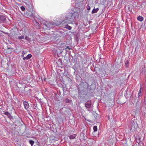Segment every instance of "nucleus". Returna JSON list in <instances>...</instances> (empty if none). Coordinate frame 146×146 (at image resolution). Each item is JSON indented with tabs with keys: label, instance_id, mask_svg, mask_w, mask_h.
Returning a JSON list of instances; mask_svg holds the SVG:
<instances>
[{
	"label": "nucleus",
	"instance_id": "obj_1",
	"mask_svg": "<svg viewBox=\"0 0 146 146\" xmlns=\"http://www.w3.org/2000/svg\"><path fill=\"white\" fill-rule=\"evenodd\" d=\"M75 13H76V15H77L78 14V12H75L73 10H71L70 12L68 13L66 16V20H69V22H71L72 21V17L73 16V14H74Z\"/></svg>",
	"mask_w": 146,
	"mask_h": 146
},
{
	"label": "nucleus",
	"instance_id": "obj_2",
	"mask_svg": "<svg viewBox=\"0 0 146 146\" xmlns=\"http://www.w3.org/2000/svg\"><path fill=\"white\" fill-rule=\"evenodd\" d=\"M56 25V24L54 23H52L46 22L44 24V27L47 29H50V28H52Z\"/></svg>",
	"mask_w": 146,
	"mask_h": 146
},
{
	"label": "nucleus",
	"instance_id": "obj_3",
	"mask_svg": "<svg viewBox=\"0 0 146 146\" xmlns=\"http://www.w3.org/2000/svg\"><path fill=\"white\" fill-rule=\"evenodd\" d=\"M85 107L87 109H89L91 106L92 104L91 100H89L85 104Z\"/></svg>",
	"mask_w": 146,
	"mask_h": 146
},
{
	"label": "nucleus",
	"instance_id": "obj_4",
	"mask_svg": "<svg viewBox=\"0 0 146 146\" xmlns=\"http://www.w3.org/2000/svg\"><path fill=\"white\" fill-rule=\"evenodd\" d=\"M5 115H7L8 117L10 119H13V116L10 114L7 111L3 113Z\"/></svg>",
	"mask_w": 146,
	"mask_h": 146
},
{
	"label": "nucleus",
	"instance_id": "obj_5",
	"mask_svg": "<svg viewBox=\"0 0 146 146\" xmlns=\"http://www.w3.org/2000/svg\"><path fill=\"white\" fill-rule=\"evenodd\" d=\"M23 104L25 108L27 109L29 108V105L28 103L26 101H24L23 102Z\"/></svg>",
	"mask_w": 146,
	"mask_h": 146
},
{
	"label": "nucleus",
	"instance_id": "obj_6",
	"mask_svg": "<svg viewBox=\"0 0 146 146\" xmlns=\"http://www.w3.org/2000/svg\"><path fill=\"white\" fill-rule=\"evenodd\" d=\"M32 56V55L31 54H28L26 57H24L23 58V59L24 60H27L29 59L30 58H31V57Z\"/></svg>",
	"mask_w": 146,
	"mask_h": 146
},
{
	"label": "nucleus",
	"instance_id": "obj_7",
	"mask_svg": "<svg viewBox=\"0 0 146 146\" xmlns=\"http://www.w3.org/2000/svg\"><path fill=\"white\" fill-rule=\"evenodd\" d=\"M5 19L6 18L5 16L0 15V20L1 22H4Z\"/></svg>",
	"mask_w": 146,
	"mask_h": 146
},
{
	"label": "nucleus",
	"instance_id": "obj_8",
	"mask_svg": "<svg viewBox=\"0 0 146 146\" xmlns=\"http://www.w3.org/2000/svg\"><path fill=\"white\" fill-rule=\"evenodd\" d=\"M76 136V134H73L70 135L69 137V138L71 139H74Z\"/></svg>",
	"mask_w": 146,
	"mask_h": 146
},
{
	"label": "nucleus",
	"instance_id": "obj_9",
	"mask_svg": "<svg viewBox=\"0 0 146 146\" xmlns=\"http://www.w3.org/2000/svg\"><path fill=\"white\" fill-rule=\"evenodd\" d=\"M136 142L137 143H139L141 141V138H140L139 136H137V137H136Z\"/></svg>",
	"mask_w": 146,
	"mask_h": 146
},
{
	"label": "nucleus",
	"instance_id": "obj_10",
	"mask_svg": "<svg viewBox=\"0 0 146 146\" xmlns=\"http://www.w3.org/2000/svg\"><path fill=\"white\" fill-rule=\"evenodd\" d=\"M141 88H140V89L139 91L138 94V98H139L140 97H141L142 96L141 94Z\"/></svg>",
	"mask_w": 146,
	"mask_h": 146
},
{
	"label": "nucleus",
	"instance_id": "obj_11",
	"mask_svg": "<svg viewBox=\"0 0 146 146\" xmlns=\"http://www.w3.org/2000/svg\"><path fill=\"white\" fill-rule=\"evenodd\" d=\"M137 19L140 21H142L143 20V18L142 16H139L137 17Z\"/></svg>",
	"mask_w": 146,
	"mask_h": 146
},
{
	"label": "nucleus",
	"instance_id": "obj_12",
	"mask_svg": "<svg viewBox=\"0 0 146 146\" xmlns=\"http://www.w3.org/2000/svg\"><path fill=\"white\" fill-rule=\"evenodd\" d=\"M99 10V9L98 8H97L96 9H94L92 11V13L94 14V13H95L96 12H97Z\"/></svg>",
	"mask_w": 146,
	"mask_h": 146
},
{
	"label": "nucleus",
	"instance_id": "obj_13",
	"mask_svg": "<svg viewBox=\"0 0 146 146\" xmlns=\"http://www.w3.org/2000/svg\"><path fill=\"white\" fill-rule=\"evenodd\" d=\"M29 142L31 144V146H33L34 143V141L32 140H30Z\"/></svg>",
	"mask_w": 146,
	"mask_h": 146
},
{
	"label": "nucleus",
	"instance_id": "obj_14",
	"mask_svg": "<svg viewBox=\"0 0 146 146\" xmlns=\"http://www.w3.org/2000/svg\"><path fill=\"white\" fill-rule=\"evenodd\" d=\"M25 36L24 35L21 36H18V37L17 38V39H24V38Z\"/></svg>",
	"mask_w": 146,
	"mask_h": 146
},
{
	"label": "nucleus",
	"instance_id": "obj_15",
	"mask_svg": "<svg viewBox=\"0 0 146 146\" xmlns=\"http://www.w3.org/2000/svg\"><path fill=\"white\" fill-rule=\"evenodd\" d=\"M97 127L96 126H94L93 127V129L94 132H96L97 131Z\"/></svg>",
	"mask_w": 146,
	"mask_h": 146
},
{
	"label": "nucleus",
	"instance_id": "obj_16",
	"mask_svg": "<svg viewBox=\"0 0 146 146\" xmlns=\"http://www.w3.org/2000/svg\"><path fill=\"white\" fill-rule=\"evenodd\" d=\"M65 102L66 103H69L71 102V100L68 99H66L65 100Z\"/></svg>",
	"mask_w": 146,
	"mask_h": 146
},
{
	"label": "nucleus",
	"instance_id": "obj_17",
	"mask_svg": "<svg viewBox=\"0 0 146 146\" xmlns=\"http://www.w3.org/2000/svg\"><path fill=\"white\" fill-rule=\"evenodd\" d=\"M66 29H67L70 30H71L72 29V27L70 26H68V25H67V26H66Z\"/></svg>",
	"mask_w": 146,
	"mask_h": 146
},
{
	"label": "nucleus",
	"instance_id": "obj_18",
	"mask_svg": "<svg viewBox=\"0 0 146 146\" xmlns=\"http://www.w3.org/2000/svg\"><path fill=\"white\" fill-rule=\"evenodd\" d=\"M21 9L23 11H24L25 10V8L23 6H21Z\"/></svg>",
	"mask_w": 146,
	"mask_h": 146
},
{
	"label": "nucleus",
	"instance_id": "obj_19",
	"mask_svg": "<svg viewBox=\"0 0 146 146\" xmlns=\"http://www.w3.org/2000/svg\"><path fill=\"white\" fill-rule=\"evenodd\" d=\"M87 9L88 10H90V7L88 5H87Z\"/></svg>",
	"mask_w": 146,
	"mask_h": 146
},
{
	"label": "nucleus",
	"instance_id": "obj_20",
	"mask_svg": "<svg viewBox=\"0 0 146 146\" xmlns=\"http://www.w3.org/2000/svg\"><path fill=\"white\" fill-rule=\"evenodd\" d=\"M128 64V61H126L125 62V64L126 66V67H127L128 66H127V64Z\"/></svg>",
	"mask_w": 146,
	"mask_h": 146
},
{
	"label": "nucleus",
	"instance_id": "obj_21",
	"mask_svg": "<svg viewBox=\"0 0 146 146\" xmlns=\"http://www.w3.org/2000/svg\"><path fill=\"white\" fill-rule=\"evenodd\" d=\"M67 49H68L69 50H70L71 49V48L69 47L68 46H66V48H65V50H66Z\"/></svg>",
	"mask_w": 146,
	"mask_h": 146
},
{
	"label": "nucleus",
	"instance_id": "obj_22",
	"mask_svg": "<svg viewBox=\"0 0 146 146\" xmlns=\"http://www.w3.org/2000/svg\"><path fill=\"white\" fill-rule=\"evenodd\" d=\"M79 5H80L79 6V7L80 6L82 7V8L84 7L83 5L82 4H79Z\"/></svg>",
	"mask_w": 146,
	"mask_h": 146
},
{
	"label": "nucleus",
	"instance_id": "obj_23",
	"mask_svg": "<svg viewBox=\"0 0 146 146\" xmlns=\"http://www.w3.org/2000/svg\"><path fill=\"white\" fill-rule=\"evenodd\" d=\"M76 13H75L74 14H73V16H75V17L76 16H77L78 15V14L77 15H76Z\"/></svg>",
	"mask_w": 146,
	"mask_h": 146
},
{
	"label": "nucleus",
	"instance_id": "obj_24",
	"mask_svg": "<svg viewBox=\"0 0 146 146\" xmlns=\"http://www.w3.org/2000/svg\"><path fill=\"white\" fill-rule=\"evenodd\" d=\"M22 54L23 55H24L25 54V51H23L22 52Z\"/></svg>",
	"mask_w": 146,
	"mask_h": 146
},
{
	"label": "nucleus",
	"instance_id": "obj_25",
	"mask_svg": "<svg viewBox=\"0 0 146 146\" xmlns=\"http://www.w3.org/2000/svg\"><path fill=\"white\" fill-rule=\"evenodd\" d=\"M30 15H31V16H33V13H30Z\"/></svg>",
	"mask_w": 146,
	"mask_h": 146
},
{
	"label": "nucleus",
	"instance_id": "obj_26",
	"mask_svg": "<svg viewBox=\"0 0 146 146\" xmlns=\"http://www.w3.org/2000/svg\"><path fill=\"white\" fill-rule=\"evenodd\" d=\"M132 127H129V128H130V130H131V129H132Z\"/></svg>",
	"mask_w": 146,
	"mask_h": 146
},
{
	"label": "nucleus",
	"instance_id": "obj_27",
	"mask_svg": "<svg viewBox=\"0 0 146 146\" xmlns=\"http://www.w3.org/2000/svg\"><path fill=\"white\" fill-rule=\"evenodd\" d=\"M24 55L23 54V55H21V56L22 57H23L24 56Z\"/></svg>",
	"mask_w": 146,
	"mask_h": 146
}]
</instances>
